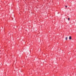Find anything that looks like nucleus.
<instances>
[{"instance_id":"f257e3e1","label":"nucleus","mask_w":76,"mask_h":76,"mask_svg":"<svg viewBox=\"0 0 76 76\" xmlns=\"http://www.w3.org/2000/svg\"><path fill=\"white\" fill-rule=\"evenodd\" d=\"M69 39H72V37L71 36H70L69 38Z\"/></svg>"},{"instance_id":"7ed1b4c3","label":"nucleus","mask_w":76,"mask_h":76,"mask_svg":"<svg viewBox=\"0 0 76 76\" xmlns=\"http://www.w3.org/2000/svg\"><path fill=\"white\" fill-rule=\"evenodd\" d=\"M67 37H66V40H67Z\"/></svg>"},{"instance_id":"f03ea898","label":"nucleus","mask_w":76,"mask_h":76,"mask_svg":"<svg viewBox=\"0 0 76 76\" xmlns=\"http://www.w3.org/2000/svg\"><path fill=\"white\" fill-rule=\"evenodd\" d=\"M68 20H70V18H68Z\"/></svg>"},{"instance_id":"20e7f679","label":"nucleus","mask_w":76,"mask_h":76,"mask_svg":"<svg viewBox=\"0 0 76 76\" xmlns=\"http://www.w3.org/2000/svg\"><path fill=\"white\" fill-rule=\"evenodd\" d=\"M66 7H66H67V6H65Z\"/></svg>"}]
</instances>
